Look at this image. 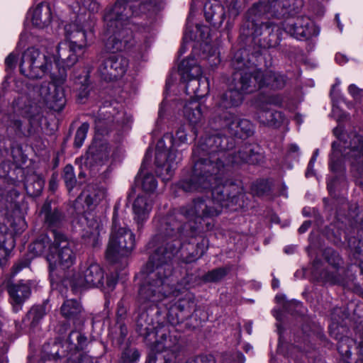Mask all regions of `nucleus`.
<instances>
[{
  "mask_svg": "<svg viewBox=\"0 0 363 363\" xmlns=\"http://www.w3.org/2000/svg\"><path fill=\"white\" fill-rule=\"evenodd\" d=\"M348 91L351 96L356 100H359L363 94V90L359 89L354 84H350L348 87Z\"/></svg>",
  "mask_w": 363,
  "mask_h": 363,
  "instance_id": "47",
  "label": "nucleus"
},
{
  "mask_svg": "<svg viewBox=\"0 0 363 363\" xmlns=\"http://www.w3.org/2000/svg\"><path fill=\"white\" fill-rule=\"evenodd\" d=\"M99 8V4L96 0H80V3H76V6L72 5V9L77 14V18L82 19V15L85 14L86 11L96 12Z\"/></svg>",
  "mask_w": 363,
  "mask_h": 363,
  "instance_id": "28",
  "label": "nucleus"
},
{
  "mask_svg": "<svg viewBox=\"0 0 363 363\" xmlns=\"http://www.w3.org/2000/svg\"><path fill=\"white\" fill-rule=\"evenodd\" d=\"M104 272L101 266L91 262L81 268L78 274L72 279V286L79 287H97L107 291H112L117 284V277L111 274L106 278V284L104 282Z\"/></svg>",
  "mask_w": 363,
  "mask_h": 363,
  "instance_id": "10",
  "label": "nucleus"
},
{
  "mask_svg": "<svg viewBox=\"0 0 363 363\" xmlns=\"http://www.w3.org/2000/svg\"><path fill=\"white\" fill-rule=\"evenodd\" d=\"M52 233L54 242L50 247V254L47 257L50 267L53 268L58 264L63 268H68L75 259V244L57 230H53Z\"/></svg>",
  "mask_w": 363,
  "mask_h": 363,
  "instance_id": "12",
  "label": "nucleus"
},
{
  "mask_svg": "<svg viewBox=\"0 0 363 363\" xmlns=\"http://www.w3.org/2000/svg\"><path fill=\"white\" fill-rule=\"evenodd\" d=\"M28 18L32 24L39 28L49 26L52 20V13L50 4L43 2L32 7L28 11Z\"/></svg>",
  "mask_w": 363,
  "mask_h": 363,
  "instance_id": "17",
  "label": "nucleus"
},
{
  "mask_svg": "<svg viewBox=\"0 0 363 363\" xmlns=\"http://www.w3.org/2000/svg\"><path fill=\"white\" fill-rule=\"evenodd\" d=\"M81 311L80 304L74 299L66 300L61 307L62 316L67 319H75Z\"/></svg>",
  "mask_w": 363,
  "mask_h": 363,
  "instance_id": "30",
  "label": "nucleus"
},
{
  "mask_svg": "<svg viewBox=\"0 0 363 363\" xmlns=\"http://www.w3.org/2000/svg\"><path fill=\"white\" fill-rule=\"evenodd\" d=\"M186 363H215L213 357L211 355L199 356L196 358L188 361Z\"/></svg>",
  "mask_w": 363,
  "mask_h": 363,
  "instance_id": "46",
  "label": "nucleus"
},
{
  "mask_svg": "<svg viewBox=\"0 0 363 363\" xmlns=\"http://www.w3.org/2000/svg\"><path fill=\"white\" fill-rule=\"evenodd\" d=\"M344 156L351 163L354 176L363 179V138L354 135L350 141L349 151L345 150Z\"/></svg>",
  "mask_w": 363,
  "mask_h": 363,
  "instance_id": "15",
  "label": "nucleus"
},
{
  "mask_svg": "<svg viewBox=\"0 0 363 363\" xmlns=\"http://www.w3.org/2000/svg\"><path fill=\"white\" fill-rule=\"evenodd\" d=\"M298 145H295V144H291L290 146H289V151L290 152H298Z\"/></svg>",
  "mask_w": 363,
  "mask_h": 363,
  "instance_id": "54",
  "label": "nucleus"
},
{
  "mask_svg": "<svg viewBox=\"0 0 363 363\" xmlns=\"http://www.w3.org/2000/svg\"><path fill=\"white\" fill-rule=\"evenodd\" d=\"M208 248V240L203 239L201 242L197 244L195 254L193 253L185 258L187 263L192 262L200 258Z\"/></svg>",
  "mask_w": 363,
  "mask_h": 363,
  "instance_id": "38",
  "label": "nucleus"
},
{
  "mask_svg": "<svg viewBox=\"0 0 363 363\" xmlns=\"http://www.w3.org/2000/svg\"><path fill=\"white\" fill-rule=\"evenodd\" d=\"M284 250L286 254H292L295 250V247L293 246H286L284 247Z\"/></svg>",
  "mask_w": 363,
  "mask_h": 363,
  "instance_id": "52",
  "label": "nucleus"
},
{
  "mask_svg": "<svg viewBox=\"0 0 363 363\" xmlns=\"http://www.w3.org/2000/svg\"><path fill=\"white\" fill-rule=\"evenodd\" d=\"M273 315L277 320L280 321L281 320V312L279 310L274 309L273 311Z\"/></svg>",
  "mask_w": 363,
  "mask_h": 363,
  "instance_id": "51",
  "label": "nucleus"
},
{
  "mask_svg": "<svg viewBox=\"0 0 363 363\" xmlns=\"http://www.w3.org/2000/svg\"><path fill=\"white\" fill-rule=\"evenodd\" d=\"M279 286V281L277 279H274L272 281V287L274 289L278 288Z\"/></svg>",
  "mask_w": 363,
  "mask_h": 363,
  "instance_id": "57",
  "label": "nucleus"
},
{
  "mask_svg": "<svg viewBox=\"0 0 363 363\" xmlns=\"http://www.w3.org/2000/svg\"><path fill=\"white\" fill-rule=\"evenodd\" d=\"M18 59V53L13 52L5 60L6 69H13L16 67Z\"/></svg>",
  "mask_w": 363,
  "mask_h": 363,
  "instance_id": "43",
  "label": "nucleus"
},
{
  "mask_svg": "<svg viewBox=\"0 0 363 363\" xmlns=\"http://www.w3.org/2000/svg\"><path fill=\"white\" fill-rule=\"evenodd\" d=\"M228 138L217 135L202 138L194 150V157L208 155L195 162L193 174L189 179L179 182L180 188L186 192H203L211 190V199L197 197L191 203L182 207L180 214L189 221L201 223L205 218L218 216L227 201L236 202L240 188L234 184H217L219 175L226 164L247 162L258 164L262 155L255 151L252 145H245L235 154L225 152Z\"/></svg>",
  "mask_w": 363,
  "mask_h": 363,
  "instance_id": "1",
  "label": "nucleus"
},
{
  "mask_svg": "<svg viewBox=\"0 0 363 363\" xmlns=\"http://www.w3.org/2000/svg\"><path fill=\"white\" fill-rule=\"evenodd\" d=\"M76 18L74 23L65 26V29L69 43H58L47 42L43 50L36 47L28 48L24 52V62L28 65V77L33 79L42 78L45 73L52 67V62L71 67L78 60V55L94 40V23L89 16V21L82 22Z\"/></svg>",
  "mask_w": 363,
  "mask_h": 363,
  "instance_id": "2",
  "label": "nucleus"
},
{
  "mask_svg": "<svg viewBox=\"0 0 363 363\" xmlns=\"http://www.w3.org/2000/svg\"><path fill=\"white\" fill-rule=\"evenodd\" d=\"M178 349L179 347L177 345H174L170 348L169 345H167V344L164 345L162 342H158L155 345L154 350H156L158 352H167V354L164 356L165 363H171V357H176L175 352Z\"/></svg>",
  "mask_w": 363,
  "mask_h": 363,
  "instance_id": "34",
  "label": "nucleus"
},
{
  "mask_svg": "<svg viewBox=\"0 0 363 363\" xmlns=\"http://www.w3.org/2000/svg\"><path fill=\"white\" fill-rule=\"evenodd\" d=\"M63 178L69 191H71L76 184V178L74 168L72 165L67 164L64 168Z\"/></svg>",
  "mask_w": 363,
  "mask_h": 363,
  "instance_id": "37",
  "label": "nucleus"
},
{
  "mask_svg": "<svg viewBox=\"0 0 363 363\" xmlns=\"http://www.w3.org/2000/svg\"><path fill=\"white\" fill-rule=\"evenodd\" d=\"M89 128V125L87 123H83L77 129L74 141V145L76 147L79 148L83 145L86 137Z\"/></svg>",
  "mask_w": 363,
  "mask_h": 363,
  "instance_id": "36",
  "label": "nucleus"
},
{
  "mask_svg": "<svg viewBox=\"0 0 363 363\" xmlns=\"http://www.w3.org/2000/svg\"><path fill=\"white\" fill-rule=\"evenodd\" d=\"M318 150H316L314 153H313V156H315L316 157H318Z\"/></svg>",
  "mask_w": 363,
  "mask_h": 363,
  "instance_id": "64",
  "label": "nucleus"
},
{
  "mask_svg": "<svg viewBox=\"0 0 363 363\" xmlns=\"http://www.w3.org/2000/svg\"><path fill=\"white\" fill-rule=\"evenodd\" d=\"M186 52V48H185V46H184V45H182V48H181V49H180V52H181V53H184V52Z\"/></svg>",
  "mask_w": 363,
  "mask_h": 363,
  "instance_id": "62",
  "label": "nucleus"
},
{
  "mask_svg": "<svg viewBox=\"0 0 363 363\" xmlns=\"http://www.w3.org/2000/svg\"><path fill=\"white\" fill-rule=\"evenodd\" d=\"M8 292L11 298V302L13 309L15 312H18L22 308L23 303V286L21 283L13 284L10 281L8 285Z\"/></svg>",
  "mask_w": 363,
  "mask_h": 363,
  "instance_id": "27",
  "label": "nucleus"
},
{
  "mask_svg": "<svg viewBox=\"0 0 363 363\" xmlns=\"http://www.w3.org/2000/svg\"><path fill=\"white\" fill-rule=\"evenodd\" d=\"M238 357V363H244L245 362V357L242 353H238L237 354Z\"/></svg>",
  "mask_w": 363,
  "mask_h": 363,
  "instance_id": "53",
  "label": "nucleus"
},
{
  "mask_svg": "<svg viewBox=\"0 0 363 363\" xmlns=\"http://www.w3.org/2000/svg\"><path fill=\"white\" fill-rule=\"evenodd\" d=\"M217 1L218 0H215L214 3L207 2L204 6L206 19L208 22L213 25L221 23L225 15L223 6H221Z\"/></svg>",
  "mask_w": 363,
  "mask_h": 363,
  "instance_id": "25",
  "label": "nucleus"
},
{
  "mask_svg": "<svg viewBox=\"0 0 363 363\" xmlns=\"http://www.w3.org/2000/svg\"><path fill=\"white\" fill-rule=\"evenodd\" d=\"M311 22L308 18H298L296 22L288 24L286 27V31L297 39L308 38L311 35Z\"/></svg>",
  "mask_w": 363,
  "mask_h": 363,
  "instance_id": "21",
  "label": "nucleus"
},
{
  "mask_svg": "<svg viewBox=\"0 0 363 363\" xmlns=\"http://www.w3.org/2000/svg\"><path fill=\"white\" fill-rule=\"evenodd\" d=\"M40 215L49 227L56 226L62 219V215L55 208L52 211L51 202L46 201L42 206Z\"/></svg>",
  "mask_w": 363,
  "mask_h": 363,
  "instance_id": "26",
  "label": "nucleus"
},
{
  "mask_svg": "<svg viewBox=\"0 0 363 363\" xmlns=\"http://www.w3.org/2000/svg\"><path fill=\"white\" fill-rule=\"evenodd\" d=\"M45 314V308L43 306H33L28 313L27 316L31 320L33 325H37Z\"/></svg>",
  "mask_w": 363,
  "mask_h": 363,
  "instance_id": "35",
  "label": "nucleus"
},
{
  "mask_svg": "<svg viewBox=\"0 0 363 363\" xmlns=\"http://www.w3.org/2000/svg\"><path fill=\"white\" fill-rule=\"evenodd\" d=\"M335 60L339 64H344L347 61V60L345 58V57L341 54L336 55Z\"/></svg>",
  "mask_w": 363,
  "mask_h": 363,
  "instance_id": "50",
  "label": "nucleus"
},
{
  "mask_svg": "<svg viewBox=\"0 0 363 363\" xmlns=\"http://www.w3.org/2000/svg\"><path fill=\"white\" fill-rule=\"evenodd\" d=\"M223 116L219 118V127L228 128L231 135L239 134V129L243 131L247 135L252 133V125L247 120L239 121L236 116L228 111H223Z\"/></svg>",
  "mask_w": 363,
  "mask_h": 363,
  "instance_id": "18",
  "label": "nucleus"
},
{
  "mask_svg": "<svg viewBox=\"0 0 363 363\" xmlns=\"http://www.w3.org/2000/svg\"><path fill=\"white\" fill-rule=\"evenodd\" d=\"M182 226L174 220L172 216L162 218L160 223V234L162 237L180 238L182 232Z\"/></svg>",
  "mask_w": 363,
  "mask_h": 363,
  "instance_id": "24",
  "label": "nucleus"
},
{
  "mask_svg": "<svg viewBox=\"0 0 363 363\" xmlns=\"http://www.w3.org/2000/svg\"><path fill=\"white\" fill-rule=\"evenodd\" d=\"M136 180L138 184H140L142 189L146 192L153 191L157 186V182L152 174H143L140 172Z\"/></svg>",
  "mask_w": 363,
  "mask_h": 363,
  "instance_id": "31",
  "label": "nucleus"
},
{
  "mask_svg": "<svg viewBox=\"0 0 363 363\" xmlns=\"http://www.w3.org/2000/svg\"><path fill=\"white\" fill-rule=\"evenodd\" d=\"M194 306V301L191 295L187 293L184 298L179 299L175 304L169 308V316H176V320H173V323L183 321L189 318L191 313V308Z\"/></svg>",
  "mask_w": 363,
  "mask_h": 363,
  "instance_id": "19",
  "label": "nucleus"
},
{
  "mask_svg": "<svg viewBox=\"0 0 363 363\" xmlns=\"http://www.w3.org/2000/svg\"><path fill=\"white\" fill-rule=\"evenodd\" d=\"M83 75L81 74H74L75 77V84L77 86H79V98L81 99L85 98L89 93L88 86H89V72L83 69L82 71Z\"/></svg>",
  "mask_w": 363,
  "mask_h": 363,
  "instance_id": "32",
  "label": "nucleus"
},
{
  "mask_svg": "<svg viewBox=\"0 0 363 363\" xmlns=\"http://www.w3.org/2000/svg\"><path fill=\"white\" fill-rule=\"evenodd\" d=\"M257 119L264 125L277 127L283 122L284 116L279 111L262 108L257 112Z\"/></svg>",
  "mask_w": 363,
  "mask_h": 363,
  "instance_id": "23",
  "label": "nucleus"
},
{
  "mask_svg": "<svg viewBox=\"0 0 363 363\" xmlns=\"http://www.w3.org/2000/svg\"><path fill=\"white\" fill-rule=\"evenodd\" d=\"M153 207V200L150 195L143 194L138 195L133 203L134 220L140 228L150 216Z\"/></svg>",
  "mask_w": 363,
  "mask_h": 363,
  "instance_id": "16",
  "label": "nucleus"
},
{
  "mask_svg": "<svg viewBox=\"0 0 363 363\" xmlns=\"http://www.w3.org/2000/svg\"><path fill=\"white\" fill-rule=\"evenodd\" d=\"M105 197L106 192L103 189H96L85 196V203L90 210L83 216L86 223L83 238L86 244L92 247H96L100 244V233L106 223V218L97 214L94 209Z\"/></svg>",
  "mask_w": 363,
  "mask_h": 363,
  "instance_id": "7",
  "label": "nucleus"
},
{
  "mask_svg": "<svg viewBox=\"0 0 363 363\" xmlns=\"http://www.w3.org/2000/svg\"><path fill=\"white\" fill-rule=\"evenodd\" d=\"M44 186V181L38 175H31L26 180V193L30 196L40 195Z\"/></svg>",
  "mask_w": 363,
  "mask_h": 363,
  "instance_id": "29",
  "label": "nucleus"
},
{
  "mask_svg": "<svg viewBox=\"0 0 363 363\" xmlns=\"http://www.w3.org/2000/svg\"><path fill=\"white\" fill-rule=\"evenodd\" d=\"M128 62L126 58L116 54L105 57L99 67V72L105 80L111 81L122 77L126 72Z\"/></svg>",
  "mask_w": 363,
  "mask_h": 363,
  "instance_id": "13",
  "label": "nucleus"
},
{
  "mask_svg": "<svg viewBox=\"0 0 363 363\" xmlns=\"http://www.w3.org/2000/svg\"><path fill=\"white\" fill-rule=\"evenodd\" d=\"M311 225V223L309 221H305L301 225V227L298 228V231L300 233H305L308 229V228L310 227Z\"/></svg>",
  "mask_w": 363,
  "mask_h": 363,
  "instance_id": "49",
  "label": "nucleus"
},
{
  "mask_svg": "<svg viewBox=\"0 0 363 363\" xmlns=\"http://www.w3.org/2000/svg\"><path fill=\"white\" fill-rule=\"evenodd\" d=\"M19 195L20 194L13 188L8 190L6 200L11 203V207L13 205V213L15 217L13 220L7 218V223L10 228L6 224L0 223V266L6 264L11 251L15 247L14 237L18 233L17 226L23 220L21 205L16 201Z\"/></svg>",
  "mask_w": 363,
  "mask_h": 363,
  "instance_id": "8",
  "label": "nucleus"
},
{
  "mask_svg": "<svg viewBox=\"0 0 363 363\" xmlns=\"http://www.w3.org/2000/svg\"><path fill=\"white\" fill-rule=\"evenodd\" d=\"M135 246V235L125 223L113 216L109 240L106 250V258L116 263L129 256Z\"/></svg>",
  "mask_w": 363,
  "mask_h": 363,
  "instance_id": "6",
  "label": "nucleus"
},
{
  "mask_svg": "<svg viewBox=\"0 0 363 363\" xmlns=\"http://www.w3.org/2000/svg\"><path fill=\"white\" fill-rule=\"evenodd\" d=\"M162 0H157L155 2H154V6L158 7L162 4ZM151 4H153V2H151Z\"/></svg>",
  "mask_w": 363,
  "mask_h": 363,
  "instance_id": "59",
  "label": "nucleus"
},
{
  "mask_svg": "<svg viewBox=\"0 0 363 363\" xmlns=\"http://www.w3.org/2000/svg\"><path fill=\"white\" fill-rule=\"evenodd\" d=\"M192 131L194 133V138H196L197 136V130H196V129L195 128H192Z\"/></svg>",
  "mask_w": 363,
  "mask_h": 363,
  "instance_id": "63",
  "label": "nucleus"
},
{
  "mask_svg": "<svg viewBox=\"0 0 363 363\" xmlns=\"http://www.w3.org/2000/svg\"><path fill=\"white\" fill-rule=\"evenodd\" d=\"M246 71L237 72L234 74V86L230 88L223 93L217 102V113L220 114V111L232 107H235L241 104L243 99V94L251 93L252 91H245L242 90L240 85V74H245Z\"/></svg>",
  "mask_w": 363,
  "mask_h": 363,
  "instance_id": "14",
  "label": "nucleus"
},
{
  "mask_svg": "<svg viewBox=\"0 0 363 363\" xmlns=\"http://www.w3.org/2000/svg\"><path fill=\"white\" fill-rule=\"evenodd\" d=\"M111 150L106 143L94 142L88 150V159L96 165H103L108 162Z\"/></svg>",
  "mask_w": 363,
  "mask_h": 363,
  "instance_id": "20",
  "label": "nucleus"
},
{
  "mask_svg": "<svg viewBox=\"0 0 363 363\" xmlns=\"http://www.w3.org/2000/svg\"><path fill=\"white\" fill-rule=\"evenodd\" d=\"M313 167H309V164L308 165V168H307V170L306 172V176L307 177H311V175L313 174Z\"/></svg>",
  "mask_w": 363,
  "mask_h": 363,
  "instance_id": "55",
  "label": "nucleus"
},
{
  "mask_svg": "<svg viewBox=\"0 0 363 363\" xmlns=\"http://www.w3.org/2000/svg\"><path fill=\"white\" fill-rule=\"evenodd\" d=\"M316 157L315 156H312L310 162H309V167H314V164L315 162V160H316Z\"/></svg>",
  "mask_w": 363,
  "mask_h": 363,
  "instance_id": "56",
  "label": "nucleus"
},
{
  "mask_svg": "<svg viewBox=\"0 0 363 363\" xmlns=\"http://www.w3.org/2000/svg\"><path fill=\"white\" fill-rule=\"evenodd\" d=\"M23 269V261L19 260L16 264H14L12 267L11 277H13L16 274L20 272Z\"/></svg>",
  "mask_w": 363,
  "mask_h": 363,
  "instance_id": "48",
  "label": "nucleus"
},
{
  "mask_svg": "<svg viewBox=\"0 0 363 363\" xmlns=\"http://www.w3.org/2000/svg\"><path fill=\"white\" fill-rule=\"evenodd\" d=\"M181 79L186 83L188 94H194L197 97H203L209 92L210 83L207 77H202L201 68L194 57L184 60L179 67Z\"/></svg>",
  "mask_w": 363,
  "mask_h": 363,
  "instance_id": "9",
  "label": "nucleus"
},
{
  "mask_svg": "<svg viewBox=\"0 0 363 363\" xmlns=\"http://www.w3.org/2000/svg\"><path fill=\"white\" fill-rule=\"evenodd\" d=\"M73 335H77V344L76 345V348L78 350H82L84 348V345H85V343L86 342V337H84V335H82V334H80L78 332H72V333H71V334L69 335V336L68 337L69 341L71 342V336Z\"/></svg>",
  "mask_w": 363,
  "mask_h": 363,
  "instance_id": "45",
  "label": "nucleus"
},
{
  "mask_svg": "<svg viewBox=\"0 0 363 363\" xmlns=\"http://www.w3.org/2000/svg\"><path fill=\"white\" fill-rule=\"evenodd\" d=\"M187 140V129L184 125L177 129L174 136L167 133L158 140L155 152L156 172L164 182L171 179L177 167L179 160L174 147L186 143Z\"/></svg>",
  "mask_w": 363,
  "mask_h": 363,
  "instance_id": "4",
  "label": "nucleus"
},
{
  "mask_svg": "<svg viewBox=\"0 0 363 363\" xmlns=\"http://www.w3.org/2000/svg\"><path fill=\"white\" fill-rule=\"evenodd\" d=\"M203 108L197 100H191L184 105V116L191 125H196L203 117Z\"/></svg>",
  "mask_w": 363,
  "mask_h": 363,
  "instance_id": "22",
  "label": "nucleus"
},
{
  "mask_svg": "<svg viewBox=\"0 0 363 363\" xmlns=\"http://www.w3.org/2000/svg\"><path fill=\"white\" fill-rule=\"evenodd\" d=\"M175 243H166V247H160L152 254L143 269L146 274L145 282L139 291L138 301L144 306V308L157 304L172 294L174 291L167 284V277L172 273V267L169 262L178 252L181 247L179 240H173Z\"/></svg>",
  "mask_w": 363,
  "mask_h": 363,
  "instance_id": "3",
  "label": "nucleus"
},
{
  "mask_svg": "<svg viewBox=\"0 0 363 363\" xmlns=\"http://www.w3.org/2000/svg\"><path fill=\"white\" fill-rule=\"evenodd\" d=\"M23 293H24V298H26L27 296H28V295L30 294V290H27L26 289V286L24 285V291H23Z\"/></svg>",
  "mask_w": 363,
  "mask_h": 363,
  "instance_id": "58",
  "label": "nucleus"
},
{
  "mask_svg": "<svg viewBox=\"0 0 363 363\" xmlns=\"http://www.w3.org/2000/svg\"><path fill=\"white\" fill-rule=\"evenodd\" d=\"M275 30H277V26L275 24L267 21L261 23L259 28H255L253 33L256 36L262 35L263 34L271 35Z\"/></svg>",
  "mask_w": 363,
  "mask_h": 363,
  "instance_id": "41",
  "label": "nucleus"
},
{
  "mask_svg": "<svg viewBox=\"0 0 363 363\" xmlns=\"http://www.w3.org/2000/svg\"><path fill=\"white\" fill-rule=\"evenodd\" d=\"M19 72L23 74V59L19 62Z\"/></svg>",
  "mask_w": 363,
  "mask_h": 363,
  "instance_id": "60",
  "label": "nucleus"
},
{
  "mask_svg": "<svg viewBox=\"0 0 363 363\" xmlns=\"http://www.w3.org/2000/svg\"><path fill=\"white\" fill-rule=\"evenodd\" d=\"M228 274V270L225 268H218L208 272L204 276L206 281L216 282L221 280Z\"/></svg>",
  "mask_w": 363,
  "mask_h": 363,
  "instance_id": "39",
  "label": "nucleus"
},
{
  "mask_svg": "<svg viewBox=\"0 0 363 363\" xmlns=\"http://www.w3.org/2000/svg\"><path fill=\"white\" fill-rule=\"evenodd\" d=\"M340 145V143L337 142H334L332 145L333 152L330 157V167L333 172H337L341 168V163L338 160L339 151L336 150V147Z\"/></svg>",
  "mask_w": 363,
  "mask_h": 363,
  "instance_id": "40",
  "label": "nucleus"
},
{
  "mask_svg": "<svg viewBox=\"0 0 363 363\" xmlns=\"http://www.w3.org/2000/svg\"><path fill=\"white\" fill-rule=\"evenodd\" d=\"M295 120L297 121L298 123H301L302 122V119L301 116L296 115L295 116Z\"/></svg>",
  "mask_w": 363,
  "mask_h": 363,
  "instance_id": "61",
  "label": "nucleus"
},
{
  "mask_svg": "<svg viewBox=\"0 0 363 363\" xmlns=\"http://www.w3.org/2000/svg\"><path fill=\"white\" fill-rule=\"evenodd\" d=\"M13 162L16 164V167L20 168L21 163L23 162V151L21 147H13L11 150Z\"/></svg>",
  "mask_w": 363,
  "mask_h": 363,
  "instance_id": "44",
  "label": "nucleus"
},
{
  "mask_svg": "<svg viewBox=\"0 0 363 363\" xmlns=\"http://www.w3.org/2000/svg\"><path fill=\"white\" fill-rule=\"evenodd\" d=\"M67 68L60 64L57 66L52 62V69L42 77L50 74L52 84L34 86L33 94H29L30 96H33L35 100L43 104L49 109L61 111L66 104L62 84L67 79Z\"/></svg>",
  "mask_w": 363,
  "mask_h": 363,
  "instance_id": "5",
  "label": "nucleus"
},
{
  "mask_svg": "<svg viewBox=\"0 0 363 363\" xmlns=\"http://www.w3.org/2000/svg\"><path fill=\"white\" fill-rule=\"evenodd\" d=\"M140 355L138 350L135 349H126L122 354V359L125 362L133 363L136 362Z\"/></svg>",
  "mask_w": 363,
  "mask_h": 363,
  "instance_id": "42",
  "label": "nucleus"
},
{
  "mask_svg": "<svg viewBox=\"0 0 363 363\" xmlns=\"http://www.w3.org/2000/svg\"><path fill=\"white\" fill-rule=\"evenodd\" d=\"M240 85L242 90L253 91L257 89L269 86L272 89H281L285 86V77L281 74L267 71L264 73L259 69L252 68L240 74Z\"/></svg>",
  "mask_w": 363,
  "mask_h": 363,
  "instance_id": "11",
  "label": "nucleus"
},
{
  "mask_svg": "<svg viewBox=\"0 0 363 363\" xmlns=\"http://www.w3.org/2000/svg\"><path fill=\"white\" fill-rule=\"evenodd\" d=\"M50 239L47 235H43L29 246V252L32 256H38L44 252L46 246L49 244Z\"/></svg>",
  "mask_w": 363,
  "mask_h": 363,
  "instance_id": "33",
  "label": "nucleus"
}]
</instances>
